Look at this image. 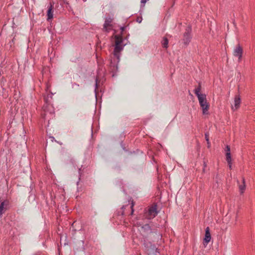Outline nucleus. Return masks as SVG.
<instances>
[{"mask_svg":"<svg viewBox=\"0 0 255 255\" xmlns=\"http://www.w3.org/2000/svg\"><path fill=\"white\" fill-rule=\"evenodd\" d=\"M157 214L156 205H154L149 209L148 212L146 213L145 216L148 219H151L155 217Z\"/></svg>","mask_w":255,"mask_h":255,"instance_id":"nucleus-4","label":"nucleus"},{"mask_svg":"<svg viewBox=\"0 0 255 255\" xmlns=\"http://www.w3.org/2000/svg\"><path fill=\"white\" fill-rule=\"evenodd\" d=\"M96 88H95V92H97V89H98V79H96Z\"/></svg>","mask_w":255,"mask_h":255,"instance_id":"nucleus-20","label":"nucleus"},{"mask_svg":"<svg viewBox=\"0 0 255 255\" xmlns=\"http://www.w3.org/2000/svg\"><path fill=\"white\" fill-rule=\"evenodd\" d=\"M218 177V175L217 174V175H216V179H217Z\"/></svg>","mask_w":255,"mask_h":255,"instance_id":"nucleus-30","label":"nucleus"},{"mask_svg":"<svg viewBox=\"0 0 255 255\" xmlns=\"http://www.w3.org/2000/svg\"><path fill=\"white\" fill-rule=\"evenodd\" d=\"M233 24H234V26L236 27V26H237V25H236V23H235V21L234 20H233Z\"/></svg>","mask_w":255,"mask_h":255,"instance_id":"nucleus-25","label":"nucleus"},{"mask_svg":"<svg viewBox=\"0 0 255 255\" xmlns=\"http://www.w3.org/2000/svg\"><path fill=\"white\" fill-rule=\"evenodd\" d=\"M126 28V27H121V34H123V32L124 31L125 29Z\"/></svg>","mask_w":255,"mask_h":255,"instance_id":"nucleus-21","label":"nucleus"},{"mask_svg":"<svg viewBox=\"0 0 255 255\" xmlns=\"http://www.w3.org/2000/svg\"><path fill=\"white\" fill-rule=\"evenodd\" d=\"M53 5L51 3H50V5L49 6L47 12V20L49 21L50 20L52 19L53 18Z\"/></svg>","mask_w":255,"mask_h":255,"instance_id":"nucleus-8","label":"nucleus"},{"mask_svg":"<svg viewBox=\"0 0 255 255\" xmlns=\"http://www.w3.org/2000/svg\"><path fill=\"white\" fill-rule=\"evenodd\" d=\"M211 239L210 229L209 227H207L205 230V238L204 239L203 244L204 246L207 245L210 241Z\"/></svg>","mask_w":255,"mask_h":255,"instance_id":"nucleus-6","label":"nucleus"},{"mask_svg":"<svg viewBox=\"0 0 255 255\" xmlns=\"http://www.w3.org/2000/svg\"><path fill=\"white\" fill-rule=\"evenodd\" d=\"M242 179H243V184H240L239 180H237V183L239 185V190H240L241 194L244 193L245 190H246V188L245 179L244 177L242 178Z\"/></svg>","mask_w":255,"mask_h":255,"instance_id":"nucleus-7","label":"nucleus"},{"mask_svg":"<svg viewBox=\"0 0 255 255\" xmlns=\"http://www.w3.org/2000/svg\"><path fill=\"white\" fill-rule=\"evenodd\" d=\"M133 206H134V203L133 201H132V203H131V206L130 207L131 209V214L132 215L133 214V213L134 212V210H133Z\"/></svg>","mask_w":255,"mask_h":255,"instance_id":"nucleus-18","label":"nucleus"},{"mask_svg":"<svg viewBox=\"0 0 255 255\" xmlns=\"http://www.w3.org/2000/svg\"><path fill=\"white\" fill-rule=\"evenodd\" d=\"M226 151V154H228V153H230V147L229 145H227L225 149Z\"/></svg>","mask_w":255,"mask_h":255,"instance_id":"nucleus-17","label":"nucleus"},{"mask_svg":"<svg viewBox=\"0 0 255 255\" xmlns=\"http://www.w3.org/2000/svg\"><path fill=\"white\" fill-rule=\"evenodd\" d=\"M243 50L240 44H238L234 49V55L238 57V60L240 61L242 57Z\"/></svg>","mask_w":255,"mask_h":255,"instance_id":"nucleus-5","label":"nucleus"},{"mask_svg":"<svg viewBox=\"0 0 255 255\" xmlns=\"http://www.w3.org/2000/svg\"><path fill=\"white\" fill-rule=\"evenodd\" d=\"M197 96L198 97L200 105L202 109L203 114L204 115L208 114L209 105L207 102L206 95L204 94Z\"/></svg>","mask_w":255,"mask_h":255,"instance_id":"nucleus-2","label":"nucleus"},{"mask_svg":"<svg viewBox=\"0 0 255 255\" xmlns=\"http://www.w3.org/2000/svg\"><path fill=\"white\" fill-rule=\"evenodd\" d=\"M79 86V85L77 84V83H74L73 84V88H75V87H78Z\"/></svg>","mask_w":255,"mask_h":255,"instance_id":"nucleus-22","label":"nucleus"},{"mask_svg":"<svg viewBox=\"0 0 255 255\" xmlns=\"http://www.w3.org/2000/svg\"><path fill=\"white\" fill-rule=\"evenodd\" d=\"M205 139H206V140L207 141V144H208V147L209 148L210 147V143L209 142V133L207 132H206L205 134Z\"/></svg>","mask_w":255,"mask_h":255,"instance_id":"nucleus-15","label":"nucleus"},{"mask_svg":"<svg viewBox=\"0 0 255 255\" xmlns=\"http://www.w3.org/2000/svg\"><path fill=\"white\" fill-rule=\"evenodd\" d=\"M229 166L230 169H232V165H231V164H229Z\"/></svg>","mask_w":255,"mask_h":255,"instance_id":"nucleus-26","label":"nucleus"},{"mask_svg":"<svg viewBox=\"0 0 255 255\" xmlns=\"http://www.w3.org/2000/svg\"><path fill=\"white\" fill-rule=\"evenodd\" d=\"M168 40L166 37H163L162 41V45L163 48H167L168 47Z\"/></svg>","mask_w":255,"mask_h":255,"instance_id":"nucleus-13","label":"nucleus"},{"mask_svg":"<svg viewBox=\"0 0 255 255\" xmlns=\"http://www.w3.org/2000/svg\"><path fill=\"white\" fill-rule=\"evenodd\" d=\"M111 22H112V20L110 19L106 20L105 24L104 25V28H103L104 30L105 31H106V32L109 31V30L110 28H108V27L112 26V25L110 24Z\"/></svg>","mask_w":255,"mask_h":255,"instance_id":"nucleus-9","label":"nucleus"},{"mask_svg":"<svg viewBox=\"0 0 255 255\" xmlns=\"http://www.w3.org/2000/svg\"><path fill=\"white\" fill-rule=\"evenodd\" d=\"M203 172H205V168H203Z\"/></svg>","mask_w":255,"mask_h":255,"instance_id":"nucleus-29","label":"nucleus"},{"mask_svg":"<svg viewBox=\"0 0 255 255\" xmlns=\"http://www.w3.org/2000/svg\"><path fill=\"white\" fill-rule=\"evenodd\" d=\"M142 228L144 229L145 231H150V227L148 224H145L142 227Z\"/></svg>","mask_w":255,"mask_h":255,"instance_id":"nucleus-16","label":"nucleus"},{"mask_svg":"<svg viewBox=\"0 0 255 255\" xmlns=\"http://www.w3.org/2000/svg\"><path fill=\"white\" fill-rule=\"evenodd\" d=\"M232 109H234V107H233V106H232Z\"/></svg>","mask_w":255,"mask_h":255,"instance_id":"nucleus-32","label":"nucleus"},{"mask_svg":"<svg viewBox=\"0 0 255 255\" xmlns=\"http://www.w3.org/2000/svg\"><path fill=\"white\" fill-rule=\"evenodd\" d=\"M126 208V206H123L122 208V209H124Z\"/></svg>","mask_w":255,"mask_h":255,"instance_id":"nucleus-27","label":"nucleus"},{"mask_svg":"<svg viewBox=\"0 0 255 255\" xmlns=\"http://www.w3.org/2000/svg\"><path fill=\"white\" fill-rule=\"evenodd\" d=\"M216 183L218 184V180L216 181Z\"/></svg>","mask_w":255,"mask_h":255,"instance_id":"nucleus-31","label":"nucleus"},{"mask_svg":"<svg viewBox=\"0 0 255 255\" xmlns=\"http://www.w3.org/2000/svg\"><path fill=\"white\" fill-rule=\"evenodd\" d=\"M227 28H228V29L229 28V24L228 23H227Z\"/></svg>","mask_w":255,"mask_h":255,"instance_id":"nucleus-28","label":"nucleus"},{"mask_svg":"<svg viewBox=\"0 0 255 255\" xmlns=\"http://www.w3.org/2000/svg\"><path fill=\"white\" fill-rule=\"evenodd\" d=\"M8 201L7 200H4L1 202L0 204V215H1L3 213V210L5 209V207L8 205Z\"/></svg>","mask_w":255,"mask_h":255,"instance_id":"nucleus-10","label":"nucleus"},{"mask_svg":"<svg viewBox=\"0 0 255 255\" xmlns=\"http://www.w3.org/2000/svg\"><path fill=\"white\" fill-rule=\"evenodd\" d=\"M191 31V26H188L186 29V31L184 34L183 40L184 41V43L185 45L188 44L190 41L191 36L190 35V33Z\"/></svg>","mask_w":255,"mask_h":255,"instance_id":"nucleus-3","label":"nucleus"},{"mask_svg":"<svg viewBox=\"0 0 255 255\" xmlns=\"http://www.w3.org/2000/svg\"><path fill=\"white\" fill-rule=\"evenodd\" d=\"M226 160L228 163V164H231V161H232V158H231V153H228V154H226Z\"/></svg>","mask_w":255,"mask_h":255,"instance_id":"nucleus-14","label":"nucleus"},{"mask_svg":"<svg viewBox=\"0 0 255 255\" xmlns=\"http://www.w3.org/2000/svg\"><path fill=\"white\" fill-rule=\"evenodd\" d=\"M235 107L236 109H238L240 107L241 104V98L240 96L236 95L234 99Z\"/></svg>","mask_w":255,"mask_h":255,"instance_id":"nucleus-11","label":"nucleus"},{"mask_svg":"<svg viewBox=\"0 0 255 255\" xmlns=\"http://www.w3.org/2000/svg\"><path fill=\"white\" fill-rule=\"evenodd\" d=\"M142 21V17H138L136 19V21L138 23H140Z\"/></svg>","mask_w":255,"mask_h":255,"instance_id":"nucleus-19","label":"nucleus"},{"mask_svg":"<svg viewBox=\"0 0 255 255\" xmlns=\"http://www.w3.org/2000/svg\"><path fill=\"white\" fill-rule=\"evenodd\" d=\"M203 165H204V168H205L207 166L206 162L205 161H204Z\"/></svg>","mask_w":255,"mask_h":255,"instance_id":"nucleus-24","label":"nucleus"},{"mask_svg":"<svg viewBox=\"0 0 255 255\" xmlns=\"http://www.w3.org/2000/svg\"><path fill=\"white\" fill-rule=\"evenodd\" d=\"M201 90V83H199V85L197 88H196L194 90V93L196 96L202 95V94L200 93V91Z\"/></svg>","mask_w":255,"mask_h":255,"instance_id":"nucleus-12","label":"nucleus"},{"mask_svg":"<svg viewBox=\"0 0 255 255\" xmlns=\"http://www.w3.org/2000/svg\"><path fill=\"white\" fill-rule=\"evenodd\" d=\"M111 38L114 39L113 46L115 47L114 50V57L112 58L110 64V71L113 73L118 71V63L120 59V52L123 50L124 44L122 35H114ZM114 76L113 74V76Z\"/></svg>","mask_w":255,"mask_h":255,"instance_id":"nucleus-1","label":"nucleus"},{"mask_svg":"<svg viewBox=\"0 0 255 255\" xmlns=\"http://www.w3.org/2000/svg\"><path fill=\"white\" fill-rule=\"evenodd\" d=\"M81 170H82L81 168H79V173L80 174V176H81Z\"/></svg>","mask_w":255,"mask_h":255,"instance_id":"nucleus-23","label":"nucleus"}]
</instances>
